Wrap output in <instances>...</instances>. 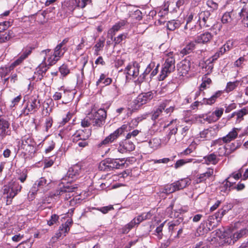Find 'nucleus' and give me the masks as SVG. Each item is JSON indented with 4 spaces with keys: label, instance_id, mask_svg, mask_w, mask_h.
Returning a JSON list of instances; mask_svg holds the SVG:
<instances>
[{
    "label": "nucleus",
    "instance_id": "obj_1",
    "mask_svg": "<svg viewBox=\"0 0 248 248\" xmlns=\"http://www.w3.org/2000/svg\"><path fill=\"white\" fill-rule=\"evenodd\" d=\"M139 123L140 122L137 120V118L132 119L129 124V126L126 124L123 125L99 142L97 144V147L100 148L107 146L124 134V131H127L128 127L137 126Z\"/></svg>",
    "mask_w": 248,
    "mask_h": 248
},
{
    "label": "nucleus",
    "instance_id": "obj_2",
    "mask_svg": "<svg viewBox=\"0 0 248 248\" xmlns=\"http://www.w3.org/2000/svg\"><path fill=\"white\" fill-rule=\"evenodd\" d=\"M41 55H44V60L43 62L40 64L36 69L37 72L42 77L45 74L48 67L55 64L59 60L55 58L53 54V51L50 49L43 50L41 52Z\"/></svg>",
    "mask_w": 248,
    "mask_h": 248
},
{
    "label": "nucleus",
    "instance_id": "obj_3",
    "mask_svg": "<svg viewBox=\"0 0 248 248\" xmlns=\"http://www.w3.org/2000/svg\"><path fill=\"white\" fill-rule=\"evenodd\" d=\"M24 102L26 104L21 113L24 116L34 113L37 111L40 106L38 95L36 94L31 95H26L24 97Z\"/></svg>",
    "mask_w": 248,
    "mask_h": 248
},
{
    "label": "nucleus",
    "instance_id": "obj_4",
    "mask_svg": "<svg viewBox=\"0 0 248 248\" xmlns=\"http://www.w3.org/2000/svg\"><path fill=\"white\" fill-rule=\"evenodd\" d=\"M50 180H47L45 177H41L36 180L28 193L29 198L31 200H33L37 192L39 193L46 192L50 188Z\"/></svg>",
    "mask_w": 248,
    "mask_h": 248
},
{
    "label": "nucleus",
    "instance_id": "obj_5",
    "mask_svg": "<svg viewBox=\"0 0 248 248\" xmlns=\"http://www.w3.org/2000/svg\"><path fill=\"white\" fill-rule=\"evenodd\" d=\"M175 62L173 53L171 52L168 53L158 78L159 80H164L169 74L174 70Z\"/></svg>",
    "mask_w": 248,
    "mask_h": 248
},
{
    "label": "nucleus",
    "instance_id": "obj_6",
    "mask_svg": "<svg viewBox=\"0 0 248 248\" xmlns=\"http://www.w3.org/2000/svg\"><path fill=\"white\" fill-rule=\"evenodd\" d=\"M22 186L16 181L12 180L8 185L4 186L3 194H6L7 204H10L12 199L20 191Z\"/></svg>",
    "mask_w": 248,
    "mask_h": 248
},
{
    "label": "nucleus",
    "instance_id": "obj_7",
    "mask_svg": "<svg viewBox=\"0 0 248 248\" xmlns=\"http://www.w3.org/2000/svg\"><path fill=\"white\" fill-rule=\"evenodd\" d=\"M197 22L201 28H210L214 26L215 20L210 10L202 11L198 14Z\"/></svg>",
    "mask_w": 248,
    "mask_h": 248
},
{
    "label": "nucleus",
    "instance_id": "obj_8",
    "mask_svg": "<svg viewBox=\"0 0 248 248\" xmlns=\"http://www.w3.org/2000/svg\"><path fill=\"white\" fill-rule=\"evenodd\" d=\"M92 125L94 127H101L105 123L107 112L104 109H99L97 111L90 113Z\"/></svg>",
    "mask_w": 248,
    "mask_h": 248
},
{
    "label": "nucleus",
    "instance_id": "obj_9",
    "mask_svg": "<svg viewBox=\"0 0 248 248\" xmlns=\"http://www.w3.org/2000/svg\"><path fill=\"white\" fill-rule=\"evenodd\" d=\"M140 66L137 62H133L129 63L124 70L125 74L126 80L127 81L131 79H135L139 75Z\"/></svg>",
    "mask_w": 248,
    "mask_h": 248
},
{
    "label": "nucleus",
    "instance_id": "obj_10",
    "mask_svg": "<svg viewBox=\"0 0 248 248\" xmlns=\"http://www.w3.org/2000/svg\"><path fill=\"white\" fill-rule=\"evenodd\" d=\"M241 130L240 128H233L226 136L222 139H218L212 142L211 146L217 145H221L222 143H227L234 140L238 136V133Z\"/></svg>",
    "mask_w": 248,
    "mask_h": 248
},
{
    "label": "nucleus",
    "instance_id": "obj_11",
    "mask_svg": "<svg viewBox=\"0 0 248 248\" xmlns=\"http://www.w3.org/2000/svg\"><path fill=\"white\" fill-rule=\"evenodd\" d=\"M218 130L219 125L216 124L200 132L199 137L202 140H211L217 136Z\"/></svg>",
    "mask_w": 248,
    "mask_h": 248
},
{
    "label": "nucleus",
    "instance_id": "obj_12",
    "mask_svg": "<svg viewBox=\"0 0 248 248\" xmlns=\"http://www.w3.org/2000/svg\"><path fill=\"white\" fill-rule=\"evenodd\" d=\"M248 234V229L244 228L234 233L226 232V243L229 245L234 244L239 239Z\"/></svg>",
    "mask_w": 248,
    "mask_h": 248
},
{
    "label": "nucleus",
    "instance_id": "obj_13",
    "mask_svg": "<svg viewBox=\"0 0 248 248\" xmlns=\"http://www.w3.org/2000/svg\"><path fill=\"white\" fill-rule=\"evenodd\" d=\"M248 234V229L244 228L234 233L226 232V243L229 245L234 244L239 239Z\"/></svg>",
    "mask_w": 248,
    "mask_h": 248
},
{
    "label": "nucleus",
    "instance_id": "obj_14",
    "mask_svg": "<svg viewBox=\"0 0 248 248\" xmlns=\"http://www.w3.org/2000/svg\"><path fill=\"white\" fill-rule=\"evenodd\" d=\"M11 133L10 122L4 118H0V141L3 140L6 136H10Z\"/></svg>",
    "mask_w": 248,
    "mask_h": 248
},
{
    "label": "nucleus",
    "instance_id": "obj_15",
    "mask_svg": "<svg viewBox=\"0 0 248 248\" xmlns=\"http://www.w3.org/2000/svg\"><path fill=\"white\" fill-rule=\"evenodd\" d=\"M84 170L79 164H77L70 167L66 174V177L76 180L80 177L83 174Z\"/></svg>",
    "mask_w": 248,
    "mask_h": 248
},
{
    "label": "nucleus",
    "instance_id": "obj_16",
    "mask_svg": "<svg viewBox=\"0 0 248 248\" xmlns=\"http://www.w3.org/2000/svg\"><path fill=\"white\" fill-rule=\"evenodd\" d=\"M91 129L78 130L72 136L73 141L78 142L79 140H87L91 136Z\"/></svg>",
    "mask_w": 248,
    "mask_h": 248
},
{
    "label": "nucleus",
    "instance_id": "obj_17",
    "mask_svg": "<svg viewBox=\"0 0 248 248\" xmlns=\"http://www.w3.org/2000/svg\"><path fill=\"white\" fill-rule=\"evenodd\" d=\"M169 102V101L166 100L160 104L158 108L153 110L151 113V119L153 121H155L161 118L163 111L168 106V104Z\"/></svg>",
    "mask_w": 248,
    "mask_h": 248
},
{
    "label": "nucleus",
    "instance_id": "obj_18",
    "mask_svg": "<svg viewBox=\"0 0 248 248\" xmlns=\"http://www.w3.org/2000/svg\"><path fill=\"white\" fill-rule=\"evenodd\" d=\"M191 65L190 61L189 60L185 59L178 64L177 68L178 73L180 76H186L190 70Z\"/></svg>",
    "mask_w": 248,
    "mask_h": 248
},
{
    "label": "nucleus",
    "instance_id": "obj_19",
    "mask_svg": "<svg viewBox=\"0 0 248 248\" xmlns=\"http://www.w3.org/2000/svg\"><path fill=\"white\" fill-rule=\"evenodd\" d=\"M135 149V145L132 141L124 140L119 143L118 151L121 153L130 152Z\"/></svg>",
    "mask_w": 248,
    "mask_h": 248
},
{
    "label": "nucleus",
    "instance_id": "obj_20",
    "mask_svg": "<svg viewBox=\"0 0 248 248\" xmlns=\"http://www.w3.org/2000/svg\"><path fill=\"white\" fill-rule=\"evenodd\" d=\"M71 180H69L67 184L65 185H63L62 187H60L59 189L56 190L53 193L51 194V197H56L61 196L62 197V195L65 194V192H73L77 188V187L72 186L71 184L69 183Z\"/></svg>",
    "mask_w": 248,
    "mask_h": 248
},
{
    "label": "nucleus",
    "instance_id": "obj_21",
    "mask_svg": "<svg viewBox=\"0 0 248 248\" xmlns=\"http://www.w3.org/2000/svg\"><path fill=\"white\" fill-rule=\"evenodd\" d=\"M109 162V168L112 170L113 169H123L125 165V160L124 158H108Z\"/></svg>",
    "mask_w": 248,
    "mask_h": 248
},
{
    "label": "nucleus",
    "instance_id": "obj_22",
    "mask_svg": "<svg viewBox=\"0 0 248 248\" xmlns=\"http://www.w3.org/2000/svg\"><path fill=\"white\" fill-rule=\"evenodd\" d=\"M146 97H145L143 93L140 94L134 99L131 103V108L132 109H137L141 106L147 103Z\"/></svg>",
    "mask_w": 248,
    "mask_h": 248
},
{
    "label": "nucleus",
    "instance_id": "obj_23",
    "mask_svg": "<svg viewBox=\"0 0 248 248\" xmlns=\"http://www.w3.org/2000/svg\"><path fill=\"white\" fill-rule=\"evenodd\" d=\"M213 176L214 169L209 168L205 172L200 174L199 177H198L195 181L196 183L199 184L204 182L207 179H209Z\"/></svg>",
    "mask_w": 248,
    "mask_h": 248
},
{
    "label": "nucleus",
    "instance_id": "obj_24",
    "mask_svg": "<svg viewBox=\"0 0 248 248\" xmlns=\"http://www.w3.org/2000/svg\"><path fill=\"white\" fill-rule=\"evenodd\" d=\"M213 35L209 32L206 31L198 35L195 41L197 43L205 44L212 39Z\"/></svg>",
    "mask_w": 248,
    "mask_h": 248
},
{
    "label": "nucleus",
    "instance_id": "obj_25",
    "mask_svg": "<svg viewBox=\"0 0 248 248\" xmlns=\"http://www.w3.org/2000/svg\"><path fill=\"white\" fill-rule=\"evenodd\" d=\"M191 183V180L188 178L181 179L179 180L173 182L175 190H180L186 187L189 185Z\"/></svg>",
    "mask_w": 248,
    "mask_h": 248
},
{
    "label": "nucleus",
    "instance_id": "obj_26",
    "mask_svg": "<svg viewBox=\"0 0 248 248\" xmlns=\"http://www.w3.org/2000/svg\"><path fill=\"white\" fill-rule=\"evenodd\" d=\"M223 93L224 91L218 90L216 92L210 97L208 98H203V103H205V105H211L214 104L217 99L220 98Z\"/></svg>",
    "mask_w": 248,
    "mask_h": 248
},
{
    "label": "nucleus",
    "instance_id": "obj_27",
    "mask_svg": "<svg viewBox=\"0 0 248 248\" xmlns=\"http://www.w3.org/2000/svg\"><path fill=\"white\" fill-rule=\"evenodd\" d=\"M239 11V8H236L234 6L233 9L231 12H226L222 16L221 21L223 24L231 22L233 19L234 14H236V11Z\"/></svg>",
    "mask_w": 248,
    "mask_h": 248
},
{
    "label": "nucleus",
    "instance_id": "obj_28",
    "mask_svg": "<svg viewBox=\"0 0 248 248\" xmlns=\"http://www.w3.org/2000/svg\"><path fill=\"white\" fill-rule=\"evenodd\" d=\"M240 9L238 11V15L240 18L242 19L244 24L248 27V9L246 5H244L242 7H240Z\"/></svg>",
    "mask_w": 248,
    "mask_h": 248
},
{
    "label": "nucleus",
    "instance_id": "obj_29",
    "mask_svg": "<svg viewBox=\"0 0 248 248\" xmlns=\"http://www.w3.org/2000/svg\"><path fill=\"white\" fill-rule=\"evenodd\" d=\"M137 219V218L136 217L133 218L129 223L124 226L121 229V232L123 234H126L128 233L132 229L135 228V227H137L138 225L140 224V222Z\"/></svg>",
    "mask_w": 248,
    "mask_h": 248
},
{
    "label": "nucleus",
    "instance_id": "obj_30",
    "mask_svg": "<svg viewBox=\"0 0 248 248\" xmlns=\"http://www.w3.org/2000/svg\"><path fill=\"white\" fill-rule=\"evenodd\" d=\"M137 219V218L136 217L133 218L129 223L124 226L121 229V232L123 234H126L128 233L132 229L135 228V227H137L138 225L140 224V222Z\"/></svg>",
    "mask_w": 248,
    "mask_h": 248
},
{
    "label": "nucleus",
    "instance_id": "obj_31",
    "mask_svg": "<svg viewBox=\"0 0 248 248\" xmlns=\"http://www.w3.org/2000/svg\"><path fill=\"white\" fill-rule=\"evenodd\" d=\"M238 147L239 145L238 144L236 145L235 143H232L230 144L222 146L220 149L223 150V152H221V155H229L235 151Z\"/></svg>",
    "mask_w": 248,
    "mask_h": 248
},
{
    "label": "nucleus",
    "instance_id": "obj_32",
    "mask_svg": "<svg viewBox=\"0 0 248 248\" xmlns=\"http://www.w3.org/2000/svg\"><path fill=\"white\" fill-rule=\"evenodd\" d=\"M196 43H197L195 40L187 43L186 46L180 51V54L183 56L190 54L195 49Z\"/></svg>",
    "mask_w": 248,
    "mask_h": 248
},
{
    "label": "nucleus",
    "instance_id": "obj_33",
    "mask_svg": "<svg viewBox=\"0 0 248 248\" xmlns=\"http://www.w3.org/2000/svg\"><path fill=\"white\" fill-rule=\"evenodd\" d=\"M223 108H217L213 111L211 115L207 117L206 119L210 122H216L222 116L223 113Z\"/></svg>",
    "mask_w": 248,
    "mask_h": 248
},
{
    "label": "nucleus",
    "instance_id": "obj_34",
    "mask_svg": "<svg viewBox=\"0 0 248 248\" xmlns=\"http://www.w3.org/2000/svg\"><path fill=\"white\" fill-rule=\"evenodd\" d=\"M21 141L22 144L21 146V148L23 149H27L29 146L36 145V143L33 139L29 136H26L23 137Z\"/></svg>",
    "mask_w": 248,
    "mask_h": 248
},
{
    "label": "nucleus",
    "instance_id": "obj_35",
    "mask_svg": "<svg viewBox=\"0 0 248 248\" xmlns=\"http://www.w3.org/2000/svg\"><path fill=\"white\" fill-rule=\"evenodd\" d=\"M220 189L221 192L228 194L232 189V182L226 178L220 185Z\"/></svg>",
    "mask_w": 248,
    "mask_h": 248
},
{
    "label": "nucleus",
    "instance_id": "obj_36",
    "mask_svg": "<svg viewBox=\"0 0 248 248\" xmlns=\"http://www.w3.org/2000/svg\"><path fill=\"white\" fill-rule=\"evenodd\" d=\"M154 67V63H150L147 66L144 72L138 77L137 81L138 84H140L144 81L146 77L151 72Z\"/></svg>",
    "mask_w": 248,
    "mask_h": 248
},
{
    "label": "nucleus",
    "instance_id": "obj_37",
    "mask_svg": "<svg viewBox=\"0 0 248 248\" xmlns=\"http://www.w3.org/2000/svg\"><path fill=\"white\" fill-rule=\"evenodd\" d=\"M58 90L62 92V97L65 99V101H62L63 104H66L67 101L71 99V91L70 90L65 88L64 86H61L58 88Z\"/></svg>",
    "mask_w": 248,
    "mask_h": 248
},
{
    "label": "nucleus",
    "instance_id": "obj_38",
    "mask_svg": "<svg viewBox=\"0 0 248 248\" xmlns=\"http://www.w3.org/2000/svg\"><path fill=\"white\" fill-rule=\"evenodd\" d=\"M125 25V21L124 20H122L116 23L111 29H109L108 31V33L111 34V37H112L113 35H114L116 32L119 31L121 28Z\"/></svg>",
    "mask_w": 248,
    "mask_h": 248
},
{
    "label": "nucleus",
    "instance_id": "obj_39",
    "mask_svg": "<svg viewBox=\"0 0 248 248\" xmlns=\"http://www.w3.org/2000/svg\"><path fill=\"white\" fill-rule=\"evenodd\" d=\"M67 50L66 47H61L60 45H57L53 51V54L55 55V58H57L58 60L63 56L64 53Z\"/></svg>",
    "mask_w": 248,
    "mask_h": 248
},
{
    "label": "nucleus",
    "instance_id": "obj_40",
    "mask_svg": "<svg viewBox=\"0 0 248 248\" xmlns=\"http://www.w3.org/2000/svg\"><path fill=\"white\" fill-rule=\"evenodd\" d=\"M31 53V50H26L23 52L20 56L15 62L12 63V67H15L19 64L24 59H25Z\"/></svg>",
    "mask_w": 248,
    "mask_h": 248
},
{
    "label": "nucleus",
    "instance_id": "obj_41",
    "mask_svg": "<svg viewBox=\"0 0 248 248\" xmlns=\"http://www.w3.org/2000/svg\"><path fill=\"white\" fill-rule=\"evenodd\" d=\"M180 224V222L177 219L172 220L168 223V229L171 235H172L173 233L177 231Z\"/></svg>",
    "mask_w": 248,
    "mask_h": 248
},
{
    "label": "nucleus",
    "instance_id": "obj_42",
    "mask_svg": "<svg viewBox=\"0 0 248 248\" xmlns=\"http://www.w3.org/2000/svg\"><path fill=\"white\" fill-rule=\"evenodd\" d=\"M204 161L205 163L207 164H216L218 162L217 156L214 154H211L208 155L204 156Z\"/></svg>",
    "mask_w": 248,
    "mask_h": 248
},
{
    "label": "nucleus",
    "instance_id": "obj_43",
    "mask_svg": "<svg viewBox=\"0 0 248 248\" xmlns=\"http://www.w3.org/2000/svg\"><path fill=\"white\" fill-rule=\"evenodd\" d=\"M105 41V38L104 37L100 38L96 44L94 46L95 54L98 55V52L102 50L104 46Z\"/></svg>",
    "mask_w": 248,
    "mask_h": 248
},
{
    "label": "nucleus",
    "instance_id": "obj_44",
    "mask_svg": "<svg viewBox=\"0 0 248 248\" xmlns=\"http://www.w3.org/2000/svg\"><path fill=\"white\" fill-rule=\"evenodd\" d=\"M178 130L177 126L176 125L175 127L170 129L169 132L167 136L163 139V142L166 144L170 140L171 138L176 134Z\"/></svg>",
    "mask_w": 248,
    "mask_h": 248
},
{
    "label": "nucleus",
    "instance_id": "obj_45",
    "mask_svg": "<svg viewBox=\"0 0 248 248\" xmlns=\"http://www.w3.org/2000/svg\"><path fill=\"white\" fill-rule=\"evenodd\" d=\"M113 209V207L112 205H108L106 206H103L100 208H95V207H89L88 208V211L91 212L92 210H96L101 212L103 214H107L108 212V211Z\"/></svg>",
    "mask_w": 248,
    "mask_h": 248
},
{
    "label": "nucleus",
    "instance_id": "obj_46",
    "mask_svg": "<svg viewBox=\"0 0 248 248\" xmlns=\"http://www.w3.org/2000/svg\"><path fill=\"white\" fill-rule=\"evenodd\" d=\"M181 25V23L178 20H172L168 21L167 24V28L170 31H174L178 28Z\"/></svg>",
    "mask_w": 248,
    "mask_h": 248
},
{
    "label": "nucleus",
    "instance_id": "obj_47",
    "mask_svg": "<svg viewBox=\"0 0 248 248\" xmlns=\"http://www.w3.org/2000/svg\"><path fill=\"white\" fill-rule=\"evenodd\" d=\"M69 230L70 228L69 227L65 226L64 224H62L60 227L59 232L56 234V237L57 238H59L62 235L65 236Z\"/></svg>",
    "mask_w": 248,
    "mask_h": 248
},
{
    "label": "nucleus",
    "instance_id": "obj_48",
    "mask_svg": "<svg viewBox=\"0 0 248 248\" xmlns=\"http://www.w3.org/2000/svg\"><path fill=\"white\" fill-rule=\"evenodd\" d=\"M239 80H236L234 82H229L227 83L226 88L224 92L229 93L235 89L238 85Z\"/></svg>",
    "mask_w": 248,
    "mask_h": 248
},
{
    "label": "nucleus",
    "instance_id": "obj_49",
    "mask_svg": "<svg viewBox=\"0 0 248 248\" xmlns=\"http://www.w3.org/2000/svg\"><path fill=\"white\" fill-rule=\"evenodd\" d=\"M99 169L100 170L105 171H109L111 170L109 168V162L108 160V158L106 159L100 163Z\"/></svg>",
    "mask_w": 248,
    "mask_h": 248
},
{
    "label": "nucleus",
    "instance_id": "obj_50",
    "mask_svg": "<svg viewBox=\"0 0 248 248\" xmlns=\"http://www.w3.org/2000/svg\"><path fill=\"white\" fill-rule=\"evenodd\" d=\"M166 223V221L163 222V223H161L158 226H157L155 231L154 234L156 236H157V238L159 239H162V236H163V233H162V230L163 228Z\"/></svg>",
    "mask_w": 248,
    "mask_h": 248
},
{
    "label": "nucleus",
    "instance_id": "obj_51",
    "mask_svg": "<svg viewBox=\"0 0 248 248\" xmlns=\"http://www.w3.org/2000/svg\"><path fill=\"white\" fill-rule=\"evenodd\" d=\"M247 114H248V107H245L237 112H233V114H236L237 120H240L239 121H241L243 117Z\"/></svg>",
    "mask_w": 248,
    "mask_h": 248
},
{
    "label": "nucleus",
    "instance_id": "obj_52",
    "mask_svg": "<svg viewBox=\"0 0 248 248\" xmlns=\"http://www.w3.org/2000/svg\"><path fill=\"white\" fill-rule=\"evenodd\" d=\"M153 216V214L151 211H149L147 213H144L141 214L140 216H138L136 217L138 221H139L140 223L143 220L149 219L151 218Z\"/></svg>",
    "mask_w": 248,
    "mask_h": 248
},
{
    "label": "nucleus",
    "instance_id": "obj_53",
    "mask_svg": "<svg viewBox=\"0 0 248 248\" xmlns=\"http://www.w3.org/2000/svg\"><path fill=\"white\" fill-rule=\"evenodd\" d=\"M14 68V67H12L11 64L9 67L1 68V69H0V73L2 75V77L4 78L5 82L8 80L9 78H6V76L8 74L10 71L12 70Z\"/></svg>",
    "mask_w": 248,
    "mask_h": 248
},
{
    "label": "nucleus",
    "instance_id": "obj_54",
    "mask_svg": "<svg viewBox=\"0 0 248 248\" xmlns=\"http://www.w3.org/2000/svg\"><path fill=\"white\" fill-rule=\"evenodd\" d=\"M92 118L90 117V114H88L81 122V125L83 127H89L92 125Z\"/></svg>",
    "mask_w": 248,
    "mask_h": 248
},
{
    "label": "nucleus",
    "instance_id": "obj_55",
    "mask_svg": "<svg viewBox=\"0 0 248 248\" xmlns=\"http://www.w3.org/2000/svg\"><path fill=\"white\" fill-rule=\"evenodd\" d=\"M193 159H182L177 160L174 164V168L177 169L186 163L191 162Z\"/></svg>",
    "mask_w": 248,
    "mask_h": 248
},
{
    "label": "nucleus",
    "instance_id": "obj_56",
    "mask_svg": "<svg viewBox=\"0 0 248 248\" xmlns=\"http://www.w3.org/2000/svg\"><path fill=\"white\" fill-rule=\"evenodd\" d=\"M211 83V79L207 78V77H205L202 78V82L200 85V90H203L206 88H208Z\"/></svg>",
    "mask_w": 248,
    "mask_h": 248
},
{
    "label": "nucleus",
    "instance_id": "obj_57",
    "mask_svg": "<svg viewBox=\"0 0 248 248\" xmlns=\"http://www.w3.org/2000/svg\"><path fill=\"white\" fill-rule=\"evenodd\" d=\"M169 5V1L164 2V5L161 8L160 11L158 12V16H162L168 13Z\"/></svg>",
    "mask_w": 248,
    "mask_h": 248
},
{
    "label": "nucleus",
    "instance_id": "obj_58",
    "mask_svg": "<svg viewBox=\"0 0 248 248\" xmlns=\"http://www.w3.org/2000/svg\"><path fill=\"white\" fill-rule=\"evenodd\" d=\"M212 215L208 217L207 222V226L208 227L209 229L211 228L213 229L214 227H216L218 223V222L217 221H216V219H215L214 218H212Z\"/></svg>",
    "mask_w": 248,
    "mask_h": 248
},
{
    "label": "nucleus",
    "instance_id": "obj_59",
    "mask_svg": "<svg viewBox=\"0 0 248 248\" xmlns=\"http://www.w3.org/2000/svg\"><path fill=\"white\" fill-rule=\"evenodd\" d=\"M196 146L197 144L195 141L192 142L189 146L182 153L185 155H187L190 154L196 149Z\"/></svg>",
    "mask_w": 248,
    "mask_h": 248
},
{
    "label": "nucleus",
    "instance_id": "obj_60",
    "mask_svg": "<svg viewBox=\"0 0 248 248\" xmlns=\"http://www.w3.org/2000/svg\"><path fill=\"white\" fill-rule=\"evenodd\" d=\"M173 186V183L165 186L163 188V192L169 194L176 191L175 187Z\"/></svg>",
    "mask_w": 248,
    "mask_h": 248
},
{
    "label": "nucleus",
    "instance_id": "obj_61",
    "mask_svg": "<svg viewBox=\"0 0 248 248\" xmlns=\"http://www.w3.org/2000/svg\"><path fill=\"white\" fill-rule=\"evenodd\" d=\"M226 52L225 49L223 48L222 46L219 48V49L215 53L212 57V61L217 60L220 56H222L223 54Z\"/></svg>",
    "mask_w": 248,
    "mask_h": 248
},
{
    "label": "nucleus",
    "instance_id": "obj_62",
    "mask_svg": "<svg viewBox=\"0 0 248 248\" xmlns=\"http://www.w3.org/2000/svg\"><path fill=\"white\" fill-rule=\"evenodd\" d=\"M59 71L62 77H65L70 73V70L68 66L64 64L60 67Z\"/></svg>",
    "mask_w": 248,
    "mask_h": 248
},
{
    "label": "nucleus",
    "instance_id": "obj_63",
    "mask_svg": "<svg viewBox=\"0 0 248 248\" xmlns=\"http://www.w3.org/2000/svg\"><path fill=\"white\" fill-rule=\"evenodd\" d=\"M79 2V0H72L68 3V8L70 13H72L78 7V3Z\"/></svg>",
    "mask_w": 248,
    "mask_h": 248
},
{
    "label": "nucleus",
    "instance_id": "obj_64",
    "mask_svg": "<svg viewBox=\"0 0 248 248\" xmlns=\"http://www.w3.org/2000/svg\"><path fill=\"white\" fill-rule=\"evenodd\" d=\"M31 246L32 242L30 240H27L20 243L16 248H31Z\"/></svg>",
    "mask_w": 248,
    "mask_h": 248
}]
</instances>
